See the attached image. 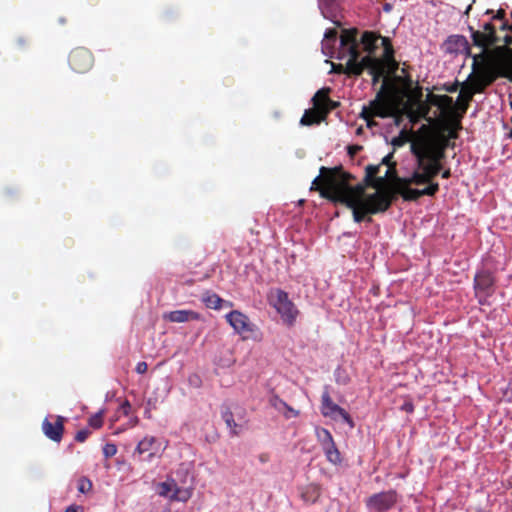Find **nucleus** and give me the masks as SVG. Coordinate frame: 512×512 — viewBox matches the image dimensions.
<instances>
[{"label": "nucleus", "instance_id": "25", "mask_svg": "<svg viewBox=\"0 0 512 512\" xmlns=\"http://www.w3.org/2000/svg\"><path fill=\"white\" fill-rule=\"evenodd\" d=\"M305 489L306 492L302 493V498L305 501H313L314 497L312 496H316L318 494V487L314 484H310Z\"/></svg>", "mask_w": 512, "mask_h": 512}, {"label": "nucleus", "instance_id": "24", "mask_svg": "<svg viewBox=\"0 0 512 512\" xmlns=\"http://www.w3.org/2000/svg\"><path fill=\"white\" fill-rule=\"evenodd\" d=\"M103 416H104V410H100L96 414L92 415L88 421L89 426L94 429H99L103 423Z\"/></svg>", "mask_w": 512, "mask_h": 512}, {"label": "nucleus", "instance_id": "5", "mask_svg": "<svg viewBox=\"0 0 512 512\" xmlns=\"http://www.w3.org/2000/svg\"><path fill=\"white\" fill-rule=\"evenodd\" d=\"M428 113L427 104L416 100L413 96H406L398 91L387 89L385 83L382 91L369 106H364L361 115L369 122L372 116L394 117L396 124L406 116L411 123L418 122L426 117ZM370 125V123H368Z\"/></svg>", "mask_w": 512, "mask_h": 512}, {"label": "nucleus", "instance_id": "8", "mask_svg": "<svg viewBox=\"0 0 512 512\" xmlns=\"http://www.w3.org/2000/svg\"><path fill=\"white\" fill-rule=\"evenodd\" d=\"M398 499L396 490L380 491L369 496L365 506L369 512H386L397 504Z\"/></svg>", "mask_w": 512, "mask_h": 512}, {"label": "nucleus", "instance_id": "26", "mask_svg": "<svg viewBox=\"0 0 512 512\" xmlns=\"http://www.w3.org/2000/svg\"><path fill=\"white\" fill-rule=\"evenodd\" d=\"M92 489V483L89 479L83 478L79 481L78 490L80 493H88Z\"/></svg>", "mask_w": 512, "mask_h": 512}, {"label": "nucleus", "instance_id": "20", "mask_svg": "<svg viewBox=\"0 0 512 512\" xmlns=\"http://www.w3.org/2000/svg\"><path fill=\"white\" fill-rule=\"evenodd\" d=\"M327 460L333 465H340L342 462L341 454L337 449L335 442L323 446Z\"/></svg>", "mask_w": 512, "mask_h": 512}, {"label": "nucleus", "instance_id": "22", "mask_svg": "<svg viewBox=\"0 0 512 512\" xmlns=\"http://www.w3.org/2000/svg\"><path fill=\"white\" fill-rule=\"evenodd\" d=\"M493 284L492 276L487 272L478 273L475 276V289L476 291L484 290Z\"/></svg>", "mask_w": 512, "mask_h": 512}, {"label": "nucleus", "instance_id": "23", "mask_svg": "<svg viewBox=\"0 0 512 512\" xmlns=\"http://www.w3.org/2000/svg\"><path fill=\"white\" fill-rule=\"evenodd\" d=\"M316 436L322 447L334 442L331 433L325 428H319L316 430Z\"/></svg>", "mask_w": 512, "mask_h": 512}, {"label": "nucleus", "instance_id": "9", "mask_svg": "<svg viewBox=\"0 0 512 512\" xmlns=\"http://www.w3.org/2000/svg\"><path fill=\"white\" fill-rule=\"evenodd\" d=\"M269 301L280 314L281 319L291 324L297 316V310L289 300L287 293L282 290H274L269 295Z\"/></svg>", "mask_w": 512, "mask_h": 512}, {"label": "nucleus", "instance_id": "27", "mask_svg": "<svg viewBox=\"0 0 512 512\" xmlns=\"http://www.w3.org/2000/svg\"><path fill=\"white\" fill-rule=\"evenodd\" d=\"M117 453L116 445L112 443H107L103 447V454L106 458L113 457Z\"/></svg>", "mask_w": 512, "mask_h": 512}, {"label": "nucleus", "instance_id": "32", "mask_svg": "<svg viewBox=\"0 0 512 512\" xmlns=\"http://www.w3.org/2000/svg\"><path fill=\"white\" fill-rule=\"evenodd\" d=\"M79 507L77 506H69L64 512H78Z\"/></svg>", "mask_w": 512, "mask_h": 512}, {"label": "nucleus", "instance_id": "35", "mask_svg": "<svg viewBox=\"0 0 512 512\" xmlns=\"http://www.w3.org/2000/svg\"><path fill=\"white\" fill-rule=\"evenodd\" d=\"M83 57L88 61L90 62V56L86 53V52H83Z\"/></svg>", "mask_w": 512, "mask_h": 512}, {"label": "nucleus", "instance_id": "21", "mask_svg": "<svg viewBox=\"0 0 512 512\" xmlns=\"http://www.w3.org/2000/svg\"><path fill=\"white\" fill-rule=\"evenodd\" d=\"M327 460L333 465H340L342 462L341 454L337 449L335 442L323 446Z\"/></svg>", "mask_w": 512, "mask_h": 512}, {"label": "nucleus", "instance_id": "7", "mask_svg": "<svg viewBox=\"0 0 512 512\" xmlns=\"http://www.w3.org/2000/svg\"><path fill=\"white\" fill-rule=\"evenodd\" d=\"M157 493L170 501L187 502L193 495V486L191 483L181 484L168 478L157 485Z\"/></svg>", "mask_w": 512, "mask_h": 512}, {"label": "nucleus", "instance_id": "29", "mask_svg": "<svg viewBox=\"0 0 512 512\" xmlns=\"http://www.w3.org/2000/svg\"><path fill=\"white\" fill-rule=\"evenodd\" d=\"M130 404L128 401H124L120 408H119V412H121L123 415L127 416L129 414V411H130Z\"/></svg>", "mask_w": 512, "mask_h": 512}, {"label": "nucleus", "instance_id": "4", "mask_svg": "<svg viewBox=\"0 0 512 512\" xmlns=\"http://www.w3.org/2000/svg\"><path fill=\"white\" fill-rule=\"evenodd\" d=\"M356 30H343L341 34L342 50L337 55L338 60L345 61L343 65L330 64V72H347L352 74H360L364 68L369 69L373 75L374 81L379 77L393 73L396 63L393 60V49L388 38L380 37L372 32H365L362 36V44L368 56L358 60L357 44L355 40Z\"/></svg>", "mask_w": 512, "mask_h": 512}, {"label": "nucleus", "instance_id": "6", "mask_svg": "<svg viewBox=\"0 0 512 512\" xmlns=\"http://www.w3.org/2000/svg\"><path fill=\"white\" fill-rule=\"evenodd\" d=\"M167 448V441L151 435L144 436L136 445L135 453L143 462L160 459Z\"/></svg>", "mask_w": 512, "mask_h": 512}, {"label": "nucleus", "instance_id": "10", "mask_svg": "<svg viewBox=\"0 0 512 512\" xmlns=\"http://www.w3.org/2000/svg\"><path fill=\"white\" fill-rule=\"evenodd\" d=\"M225 318L234 333L240 335L243 339H246L254 332L253 323L249 317L241 311L233 310L226 314Z\"/></svg>", "mask_w": 512, "mask_h": 512}, {"label": "nucleus", "instance_id": "3", "mask_svg": "<svg viewBox=\"0 0 512 512\" xmlns=\"http://www.w3.org/2000/svg\"><path fill=\"white\" fill-rule=\"evenodd\" d=\"M380 165H370L366 168L367 177L372 179L378 173ZM350 176L340 169L320 170L319 177L312 182L311 189L320 192L322 197L345 203L353 211L356 222L365 215L384 211L390 205V192L384 187V179L379 177L371 180L376 191L369 193L361 186L351 187Z\"/></svg>", "mask_w": 512, "mask_h": 512}, {"label": "nucleus", "instance_id": "19", "mask_svg": "<svg viewBox=\"0 0 512 512\" xmlns=\"http://www.w3.org/2000/svg\"><path fill=\"white\" fill-rule=\"evenodd\" d=\"M324 117L325 115H323V113L320 110H317V108L314 106L313 109L305 111L300 120V123L302 125H312L314 123H319L324 119Z\"/></svg>", "mask_w": 512, "mask_h": 512}, {"label": "nucleus", "instance_id": "36", "mask_svg": "<svg viewBox=\"0 0 512 512\" xmlns=\"http://www.w3.org/2000/svg\"><path fill=\"white\" fill-rule=\"evenodd\" d=\"M137 422H138L137 418H134L131 420V425L134 426L137 424Z\"/></svg>", "mask_w": 512, "mask_h": 512}, {"label": "nucleus", "instance_id": "14", "mask_svg": "<svg viewBox=\"0 0 512 512\" xmlns=\"http://www.w3.org/2000/svg\"><path fill=\"white\" fill-rule=\"evenodd\" d=\"M170 322L183 323L189 320H200L201 315L191 310H175L164 315Z\"/></svg>", "mask_w": 512, "mask_h": 512}, {"label": "nucleus", "instance_id": "37", "mask_svg": "<svg viewBox=\"0 0 512 512\" xmlns=\"http://www.w3.org/2000/svg\"><path fill=\"white\" fill-rule=\"evenodd\" d=\"M358 149H359L358 147L351 148L350 153H355Z\"/></svg>", "mask_w": 512, "mask_h": 512}, {"label": "nucleus", "instance_id": "1", "mask_svg": "<svg viewBox=\"0 0 512 512\" xmlns=\"http://www.w3.org/2000/svg\"><path fill=\"white\" fill-rule=\"evenodd\" d=\"M428 102L439 109L441 123L429 122L416 132L403 130L392 140V145L397 147L410 142L411 151L417 159V170L410 176L396 178L394 167L391 165L392 154H388L382 160V164L387 167L382 177L384 187L393 186L406 200H414L422 195L432 196L438 190V184L430 183V180L441 167L439 161L447 144L445 132H448L449 137H455V129L460 114L463 113L461 107L453 103L452 98L447 95L430 94Z\"/></svg>", "mask_w": 512, "mask_h": 512}, {"label": "nucleus", "instance_id": "18", "mask_svg": "<svg viewBox=\"0 0 512 512\" xmlns=\"http://www.w3.org/2000/svg\"><path fill=\"white\" fill-rule=\"evenodd\" d=\"M202 301L207 308L213 309V310H219L223 306H225V307L232 306L231 302H225L217 294L210 293V292H207L203 295Z\"/></svg>", "mask_w": 512, "mask_h": 512}, {"label": "nucleus", "instance_id": "2", "mask_svg": "<svg viewBox=\"0 0 512 512\" xmlns=\"http://www.w3.org/2000/svg\"><path fill=\"white\" fill-rule=\"evenodd\" d=\"M502 30L505 34L497 36L493 27L486 24L482 31L473 34L474 43L482 48V52L473 56L476 80L460 90L456 103L462 112L466 110L471 97L496 77L503 76L512 80V25H502Z\"/></svg>", "mask_w": 512, "mask_h": 512}, {"label": "nucleus", "instance_id": "30", "mask_svg": "<svg viewBox=\"0 0 512 512\" xmlns=\"http://www.w3.org/2000/svg\"><path fill=\"white\" fill-rule=\"evenodd\" d=\"M87 436H88V431L82 430L76 434L75 438L77 441L83 442L87 438Z\"/></svg>", "mask_w": 512, "mask_h": 512}, {"label": "nucleus", "instance_id": "31", "mask_svg": "<svg viewBox=\"0 0 512 512\" xmlns=\"http://www.w3.org/2000/svg\"><path fill=\"white\" fill-rule=\"evenodd\" d=\"M147 370V364L145 362H139L137 365H136V371L137 373L139 374H143L145 373Z\"/></svg>", "mask_w": 512, "mask_h": 512}, {"label": "nucleus", "instance_id": "11", "mask_svg": "<svg viewBox=\"0 0 512 512\" xmlns=\"http://www.w3.org/2000/svg\"><path fill=\"white\" fill-rule=\"evenodd\" d=\"M321 412L323 416L329 417L334 421H343L349 425L350 428L354 426V423L349 414L341 408L339 405L334 403L328 394L322 397Z\"/></svg>", "mask_w": 512, "mask_h": 512}, {"label": "nucleus", "instance_id": "17", "mask_svg": "<svg viewBox=\"0 0 512 512\" xmlns=\"http://www.w3.org/2000/svg\"><path fill=\"white\" fill-rule=\"evenodd\" d=\"M272 406L281 413L285 418L291 419L299 416V411L289 406L285 401L278 397L271 400Z\"/></svg>", "mask_w": 512, "mask_h": 512}, {"label": "nucleus", "instance_id": "34", "mask_svg": "<svg viewBox=\"0 0 512 512\" xmlns=\"http://www.w3.org/2000/svg\"><path fill=\"white\" fill-rule=\"evenodd\" d=\"M449 175H450V171H449V170H446V171H444V172L442 173V177H443V178H448V177H449Z\"/></svg>", "mask_w": 512, "mask_h": 512}, {"label": "nucleus", "instance_id": "33", "mask_svg": "<svg viewBox=\"0 0 512 512\" xmlns=\"http://www.w3.org/2000/svg\"><path fill=\"white\" fill-rule=\"evenodd\" d=\"M504 16V11L503 10H498L495 18H502Z\"/></svg>", "mask_w": 512, "mask_h": 512}, {"label": "nucleus", "instance_id": "15", "mask_svg": "<svg viewBox=\"0 0 512 512\" xmlns=\"http://www.w3.org/2000/svg\"><path fill=\"white\" fill-rule=\"evenodd\" d=\"M43 432L44 434L51 440L59 442L62 438L63 433V423L62 418H59V420L56 423H51L47 419L43 421Z\"/></svg>", "mask_w": 512, "mask_h": 512}, {"label": "nucleus", "instance_id": "16", "mask_svg": "<svg viewBox=\"0 0 512 512\" xmlns=\"http://www.w3.org/2000/svg\"><path fill=\"white\" fill-rule=\"evenodd\" d=\"M314 106L320 110L323 115L334 107V104L328 99V89L319 90L313 97Z\"/></svg>", "mask_w": 512, "mask_h": 512}, {"label": "nucleus", "instance_id": "12", "mask_svg": "<svg viewBox=\"0 0 512 512\" xmlns=\"http://www.w3.org/2000/svg\"><path fill=\"white\" fill-rule=\"evenodd\" d=\"M337 44V33L333 29H329L325 32L324 38L322 41V52L325 56L330 58H336L339 52L342 50L341 42L339 43V47L336 48Z\"/></svg>", "mask_w": 512, "mask_h": 512}, {"label": "nucleus", "instance_id": "28", "mask_svg": "<svg viewBox=\"0 0 512 512\" xmlns=\"http://www.w3.org/2000/svg\"><path fill=\"white\" fill-rule=\"evenodd\" d=\"M222 418L224 419V421L226 422V424L232 428L235 426V422L233 420V415L231 413V411H229L228 409L225 410L223 413H222Z\"/></svg>", "mask_w": 512, "mask_h": 512}, {"label": "nucleus", "instance_id": "13", "mask_svg": "<svg viewBox=\"0 0 512 512\" xmlns=\"http://www.w3.org/2000/svg\"><path fill=\"white\" fill-rule=\"evenodd\" d=\"M445 50L451 54H468V43L463 36H451L444 44Z\"/></svg>", "mask_w": 512, "mask_h": 512}]
</instances>
